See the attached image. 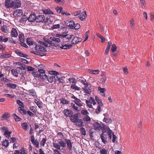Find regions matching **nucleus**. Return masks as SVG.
<instances>
[{
	"instance_id": "obj_58",
	"label": "nucleus",
	"mask_w": 154,
	"mask_h": 154,
	"mask_svg": "<svg viewBox=\"0 0 154 154\" xmlns=\"http://www.w3.org/2000/svg\"><path fill=\"white\" fill-rule=\"evenodd\" d=\"M61 14L63 15H65L68 16H69L70 15V14L67 13V11L65 10L62 11Z\"/></svg>"
},
{
	"instance_id": "obj_13",
	"label": "nucleus",
	"mask_w": 154,
	"mask_h": 154,
	"mask_svg": "<svg viewBox=\"0 0 154 154\" xmlns=\"http://www.w3.org/2000/svg\"><path fill=\"white\" fill-rule=\"evenodd\" d=\"M65 141L67 147L69 148V150H71L72 147V143L71 142V140L66 138L65 139Z\"/></svg>"
},
{
	"instance_id": "obj_40",
	"label": "nucleus",
	"mask_w": 154,
	"mask_h": 154,
	"mask_svg": "<svg viewBox=\"0 0 154 154\" xmlns=\"http://www.w3.org/2000/svg\"><path fill=\"white\" fill-rule=\"evenodd\" d=\"M103 122H105L106 123H111L112 122V120L110 119H108L107 118H106L105 117L103 119Z\"/></svg>"
},
{
	"instance_id": "obj_23",
	"label": "nucleus",
	"mask_w": 154,
	"mask_h": 154,
	"mask_svg": "<svg viewBox=\"0 0 154 154\" xmlns=\"http://www.w3.org/2000/svg\"><path fill=\"white\" fill-rule=\"evenodd\" d=\"M22 108L20 106L18 107L19 112L22 115H26L27 113L26 111L24 109H22Z\"/></svg>"
},
{
	"instance_id": "obj_53",
	"label": "nucleus",
	"mask_w": 154,
	"mask_h": 154,
	"mask_svg": "<svg viewBox=\"0 0 154 154\" xmlns=\"http://www.w3.org/2000/svg\"><path fill=\"white\" fill-rule=\"evenodd\" d=\"M57 135L59 136V137L62 139L63 138L64 136L63 133L61 132H58L57 133Z\"/></svg>"
},
{
	"instance_id": "obj_47",
	"label": "nucleus",
	"mask_w": 154,
	"mask_h": 154,
	"mask_svg": "<svg viewBox=\"0 0 154 154\" xmlns=\"http://www.w3.org/2000/svg\"><path fill=\"white\" fill-rule=\"evenodd\" d=\"M46 141V139L45 138H43L40 143L41 145L43 147H44L45 145Z\"/></svg>"
},
{
	"instance_id": "obj_6",
	"label": "nucleus",
	"mask_w": 154,
	"mask_h": 154,
	"mask_svg": "<svg viewBox=\"0 0 154 154\" xmlns=\"http://www.w3.org/2000/svg\"><path fill=\"white\" fill-rule=\"evenodd\" d=\"M38 72H39L38 75V77L41 79L45 80L46 79L47 75L45 74V71L43 69H39Z\"/></svg>"
},
{
	"instance_id": "obj_31",
	"label": "nucleus",
	"mask_w": 154,
	"mask_h": 154,
	"mask_svg": "<svg viewBox=\"0 0 154 154\" xmlns=\"http://www.w3.org/2000/svg\"><path fill=\"white\" fill-rule=\"evenodd\" d=\"M18 38L19 41L20 42L24 41V36L23 34H19Z\"/></svg>"
},
{
	"instance_id": "obj_64",
	"label": "nucleus",
	"mask_w": 154,
	"mask_h": 154,
	"mask_svg": "<svg viewBox=\"0 0 154 154\" xmlns=\"http://www.w3.org/2000/svg\"><path fill=\"white\" fill-rule=\"evenodd\" d=\"M60 27V25L59 24L54 25L52 28L53 29H56L59 28Z\"/></svg>"
},
{
	"instance_id": "obj_33",
	"label": "nucleus",
	"mask_w": 154,
	"mask_h": 154,
	"mask_svg": "<svg viewBox=\"0 0 154 154\" xmlns=\"http://www.w3.org/2000/svg\"><path fill=\"white\" fill-rule=\"evenodd\" d=\"M11 132H4V135L5 136L6 138L9 139L11 137Z\"/></svg>"
},
{
	"instance_id": "obj_60",
	"label": "nucleus",
	"mask_w": 154,
	"mask_h": 154,
	"mask_svg": "<svg viewBox=\"0 0 154 154\" xmlns=\"http://www.w3.org/2000/svg\"><path fill=\"white\" fill-rule=\"evenodd\" d=\"M31 53H33L35 54V55H39V54H40V53L36 51H32L30 52Z\"/></svg>"
},
{
	"instance_id": "obj_54",
	"label": "nucleus",
	"mask_w": 154,
	"mask_h": 154,
	"mask_svg": "<svg viewBox=\"0 0 154 154\" xmlns=\"http://www.w3.org/2000/svg\"><path fill=\"white\" fill-rule=\"evenodd\" d=\"M86 103L87 106L90 108H92V106L91 105V103H90L89 101L86 100Z\"/></svg>"
},
{
	"instance_id": "obj_36",
	"label": "nucleus",
	"mask_w": 154,
	"mask_h": 154,
	"mask_svg": "<svg viewBox=\"0 0 154 154\" xmlns=\"http://www.w3.org/2000/svg\"><path fill=\"white\" fill-rule=\"evenodd\" d=\"M107 150L104 148L100 149V154H107Z\"/></svg>"
},
{
	"instance_id": "obj_7",
	"label": "nucleus",
	"mask_w": 154,
	"mask_h": 154,
	"mask_svg": "<svg viewBox=\"0 0 154 154\" xmlns=\"http://www.w3.org/2000/svg\"><path fill=\"white\" fill-rule=\"evenodd\" d=\"M107 136L108 134L106 133V131H103V132L101 134L100 138L101 139L102 142L104 144H106L107 142Z\"/></svg>"
},
{
	"instance_id": "obj_51",
	"label": "nucleus",
	"mask_w": 154,
	"mask_h": 154,
	"mask_svg": "<svg viewBox=\"0 0 154 154\" xmlns=\"http://www.w3.org/2000/svg\"><path fill=\"white\" fill-rule=\"evenodd\" d=\"M83 120L85 121L88 122L90 121L91 118L89 116L87 115L83 118Z\"/></svg>"
},
{
	"instance_id": "obj_55",
	"label": "nucleus",
	"mask_w": 154,
	"mask_h": 154,
	"mask_svg": "<svg viewBox=\"0 0 154 154\" xmlns=\"http://www.w3.org/2000/svg\"><path fill=\"white\" fill-rule=\"evenodd\" d=\"M80 27V24L79 23L75 24V25L74 26L73 29H79Z\"/></svg>"
},
{
	"instance_id": "obj_3",
	"label": "nucleus",
	"mask_w": 154,
	"mask_h": 154,
	"mask_svg": "<svg viewBox=\"0 0 154 154\" xmlns=\"http://www.w3.org/2000/svg\"><path fill=\"white\" fill-rule=\"evenodd\" d=\"M45 17L43 15H39L36 16V21L37 22H44L46 25H49L51 23V20L50 19L46 18L45 20Z\"/></svg>"
},
{
	"instance_id": "obj_9",
	"label": "nucleus",
	"mask_w": 154,
	"mask_h": 154,
	"mask_svg": "<svg viewBox=\"0 0 154 154\" xmlns=\"http://www.w3.org/2000/svg\"><path fill=\"white\" fill-rule=\"evenodd\" d=\"M31 141L32 143L35 146V147L37 148L39 146V142L37 140H35V138L34 135H31L30 136Z\"/></svg>"
},
{
	"instance_id": "obj_38",
	"label": "nucleus",
	"mask_w": 154,
	"mask_h": 154,
	"mask_svg": "<svg viewBox=\"0 0 154 154\" xmlns=\"http://www.w3.org/2000/svg\"><path fill=\"white\" fill-rule=\"evenodd\" d=\"M20 65H21V66L17 68V69H24L26 68V66L24 63H20Z\"/></svg>"
},
{
	"instance_id": "obj_37",
	"label": "nucleus",
	"mask_w": 154,
	"mask_h": 154,
	"mask_svg": "<svg viewBox=\"0 0 154 154\" xmlns=\"http://www.w3.org/2000/svg\"><path fill=\"white\" fill-rule=\"evenodd\" d=\"M134 21L133 19H131L130 21V24L131 26V28L132 29L134 28L135 26V23L134 22Z\"/></svg>"
},
{
	"instance_id": "obj_18",
	"label": "nucleus",
	"mask_w": 154,
	"mask_h": 154,
	"mask_svg": "<svg viewBox=\"0 0 154 154\" xmlns=\"http://www.w3.org/2000/svg\"><path fill=\"white\" fill-rule=\"evenodd\" d=\"M11 55L9 54L2 53L0 54V59L8 58L11 57Z\"/></svg>"
},
{
	"instance_id": "obj_1",
	"label": "nucleus",
	"mask_w": 154,
	"mask_h": 154,
	"mask_svg": "<svg viewBox=\"0 0 154 154\" xmlns=\"http://www.w3.org/2000/svg\"><path fill=\"white\" fill-rule=\"evenodd\" d=\"M56 36L57 37H59L61 39H63V42L60 43L58 45V47L61 49H67L70 48L72 47V45L69 44L68 42V41H64L65 39L66 40L67 39L69 40L72 37V35H70L67 34H57Z\"/></svg>"
},
{
	"instance_id": "obj_62",
	"label": "nucleus",
	"mask_w": 154,
	"mask_h": 154,
	"mask_svg": "<svg viewBox=\"0 0 154 154\" xmlns=\"http://www.w3.org/2000/svg\"><path fill=\"white\" fill-rule=\"evenodd\" d=\"M101 106L98 105L96 109V112L97 114L99 113L100 112Z\"/></svg>"
},
{
	"instance_id": "obj_56",
	"label": "nucleus",
	"mask_w": 154,
	"mask_h": 154,
	"mask_svg": "<svg viewBox=\"0 0 154 154\" xmlns=\"http://www.w3.org/2000/svg\"><path fill=\"white\" fill-rule=\"evenodd\" d=\"M124 74H127L128 73V69L127 67H124L122 68Z\"/></svg>"
},
{
	"instance_id": "obj_52",
	"label": "nucleus",
	"mask_w": 154,
	"mask_h": 154,
	"mask_svg": "<svg viewBox=\"0 0 154 154\" xmlns=\"http://www.w3.org/2000/svg\"><path fill=\"white\" fill-rule=\"evenodd\" d=\"M11 72L13 73V74L14 76L16 77H17L18 76V73L17 70H15L14 69L11 70Z\"/></svg>"
},
{
	"instance_id": "obj_12",
	"label": "nucleus",
	"mask_w": 154,
	"mask_h": 154,
	"mask_svg": "<svg viewBox=\"0 0 154 154\" xmlns=\"http://www.w3.org/2000/svg\"><path fill=\"white\" fill-rule=\"evenodd\" d=\"M18 35L17 30L15 28H12L11 31V37H17Z\"/></svg>"
},
{
	"instance_id": "obj_20",
	"label": "nucleus",
	"mask_w": 154,
	"mask_h": 154,
	"mask_svg": "<svg viewBox=\"0 0 154 154\" xmlns=\"http://www.w3.org/2000/svg\"><path fill=\"white\" fill-rule=\"evenodd\" d=\"M42 11L43 13L45 14H54L53 12L51 11L49 8L43 9H42Z\"/></svg>"
},
{
	"instance_id": "obj_19",
	"label": "nucleus",
	"mask_w": 154,
	"mask_h": 154,
	"mask_svg": "<svg viewBox=\"0 0 154 154\" xmlns=\"http://www.w3.org/2000/svg\"><path fill=\"white\" fill-rule=\"evenodd\" d=\"M14 3V8H19L21 6L20 2L19 0H16L13 1Z\"/></svg>"
},
{
	"instance_id": "obj_48",
	"label": "nucleus",
	"mask_w": 154,
	"mask_h": 154,
	"mask_svg": "<svg viewBox=\"0 0 154 154\" xmlns=\"http://www.w3.org/2000/svg\"><path fill=\"white\" fill-rule=\"evenodd\" d=\"M15 116V119L16 122H18L20 121L21 119L19 116H17L15 113L13 114Z\"/></svg>"
},
{
	"instance_id": "obj_24",
	"label": "nucleus",
	"mask_w": 154,
	"mask_h": 154,
	"mask_svg": "<svg viewBox=\"0 0 154 154\" xmlns=\"http://www.w3.org/2000/svg\"><path fill=\"white\" fill-rule=\"evenodd\" d=\"M75 123H76V125L77 126L80 127L83 126V122L81 119H79Z\"/></svg>"
},
{
	"instance_id": "obj_42",
	"label": "nucleus",
	"mask_w": 154,
	"mask_h": 154,
	"mask_svg": "<svg viewBox=\"0 0 154 154\" xmlns=\"http://www.w3.org/2000/svg\"><path fill=\"white\" fill-rule=\"evenodd\" d=\"M116 49H117V48H116V45L114 44H113L112 45V48H111V50H112V53H114L116 51Z\"/></svg>"
},
{
	"instance_id": "obj_10",
	"label": "nucleus",
	"mask_w": 154,
	"mask_h": 154,
	"mask_svg": "<svg viewBox=\"0 0 154 154\" xmlns=\"http://www.w3.org/2000/svg\"><path fill=\"white\" fill-rule=\"evenodd\" d=\"M69 117L71 121L73 123H75L79 119L78 118V115L77 113H76L73 115H72Z\"/></svg>"
},
{
	"instance_id": "obj_14",
	"label": "nucleus",
	"mask_w": 154,
	"mask_h": 154,
	"mask_svg": "<svg viewBox=\"0 0 154 154\" xmlns=\"http://www.w3.org/2000/svg\"><path fill=\"white\" fill-rule=\"evenodd\" d=\"M64 115L67 117H70L73 114V112L69 109H65L64 110Z\"/></svg>"
},
{
	"instance_id": "obj_27",
	"label": "nucleus",
	"mask_w": 154,
	"mask_h": 154,
	"mask_svg": "<svg viewBox=\"0 0 154 154\" xmlns=\"http://www.w3.org/2000/svg\"><path fill=\"white\" fill-rule=\"evenodd\" d=\"M9 118V113L6 112L2 115L1 118L2 120H5L8 119Z\"/></svg>"
},
{
	"instance_id": "obj_39",
	"label": "nucleus",
	"mask_w": 154,
	"mask_h": 154,
	"mask_svg": "<svg viewBox=\"0 0 154 154\" xmlns=\"http://www.w3.org/2000/svg\"><path fill=\"white\" fill-rule=\"evenodd\" d=\"M2 145L3 146L7 147L9 145V142L8 140L5 139V140H4L2 142Z\"/></svg>"
},
{
	"instance_id": "obj_44",
	"label": "nucleus",
	"mask_w": 154,
	"mask_h": 154,
	"mask_svg": "<svg viewBox=\"0 0 154 154\" xmlns=\"http://www.w3.org/2000/svg\"><path fill=\"white\" fill-rule=\"evenodd\" d=\"M86 131L85 129L83 128H82L80 129V133L82 135H83L84 136L86 135Z\"/></svg>"
},
{
	"instance_id": "obj_34",
	"label": "nucleus",
	"mask_w": 154,
	"mask_h": 154,
	"mask_svg": "<svg viewBox=\"0 0 154 154\" xmlns=\"http://www.w3.org/2000/svg\"><path fill=\"white\" fill-rule=\"evenodd\" d=\"M70 106L75 110L78 112L80 111V110L78 109V107L77 106H75V105L74 103H71Z\"/></svg>"
},
{
	"instance_id": "obj_57",
	"label": "nucleus",
	"mask_w": 154,
	"mask_h": 154,
	"mask_svg": "<svg viewBox=\"0 0 154 154\" xmlns=\"http://www.w3.org/2000/svg\"><path fill=\"white\" fill-rule=\"evenodd\" d=\"M26 17L25 15H23L21 17L20 21L21 22H24L26 21L27 19H26Z\"/></svg>"
},
{
	"instance_id": "obj_5",
	"label": "nucleus",
	"mask_w": 154,
	"mask_h": 154,
	"mask_svg": "<svg viewBox=\"0 0 154 154\" xmlns=\"http://www.w3.org/2000/svg\"><path fill=\"white\" fill-rule=\"evenodd\" d=\"M59 143V144L54 142L53 143V146L57 149H60L61 146L64 148L66 146V142H65L61 140H60Z\"/></svg>"
},
{
	"instance_id": "obj_50",
	"label": "nucleus",
	"mask_w": 154,
	"mask_h": 154,
	"mask_svg": "<svg viewBox=\"0 0 154 154\" xmlns=\"http://www.w3.org/2000/svg\"><path fill=\"white\" fill-rule=\"evenodd\" d=\"M81 82L84 85L86 86H88L89 85L88 83L86 82L85 79L84 80H81Z\"/></svg>"
},
{
	"instance_id": "obj_26",
	"label": "nucleus",
	"mask_w": 154,
	"mask_h": 154,
	"mask_svg": "<svg viewBox=\"0 0 154 154\" xmlns=\"http://www.w3.org/2000/svg\"><path fill=\"white\" fill-rule=\"evenodd\" d=\"M7 86L12 88H16L17 85L16 84H14L12 83H8L6 84Z\"/></svg>"
},
{
	"instance_id": "obj_15",
	"label": "nucleus",
	"mask_w": 154,
	"mask_h": 154,
	"mask_svg": "<svg viewBox=\"0 0 154 154\" xmlns=\"http://www.w3.org/2000/svg\"><path fill=\"white\" fill-rule=\"evenodd\" d=\"M15 53L19 56L25 57L26 59H28L27 58L28 57V55L23 54L20 51H19L18 50H16L15 51Z\"/></svg>"
},
{
	"instance_id": "obj_46",
	"label": "nucleus",
	"mask_w": 154,
	"mask_h": 154,
	"mask_svg": "<svg viewBox=\"0 0 154 154\" xmlns=\"http://www.w3.org/2000/svg\"><path fill=\"white\" fill-rule=\"evenodd\" d=\"M61 102L63 104H68L69 103L68 101L63 98L61 99Z\"/></svg>"
},
{
	"instance_id": "obj_21",
	"label": "nucleus",
	"mask_w": 154,
	"mask_h": 154,
	"mask_svg": "<svg viewBox=\"0 0 154 154\" xmlns=\"http://www.w3.org/2000/svg\"><path fill=\"white\" fill-rule=\"evenodd\" d=\"M87 16L86 13L85 11L82 12L79 17V18L81 20H84Z\"/></svg>"
},
{
	"instance_id": "obj_30",
	"label": "nucleus",
	"mask_w": 154,
	"mask_h": 154,
	"mask_svg": "<svg viewBox=\"0 0 154 154\" xmlns=\"http://www.w3.org/2000/svg\"><path fill=\"white\" fill-rule=\"evenodd\" d=\"M26 43L27 44L29 45H32L34 43V42L32 41L31 39L30 38H27L26 39Z\"/></svg>"
},
{
	"instance_id": "obj_63",
	"label": "nucleus",
	"mask_w": 154,
	"mask_h": 154,
	"mask_svg": "<svg viewBox=\"0 0 154 154\" xmlns=\"http://www.w3.org/2000/svg\"><path fill=\"white\" fill-rule=\"evenodd\" d=\"M98 90L101 93H104L105 92V88H102L100 87H98Z\"/></svg>"
},
{
	"instance_id": "obj_22",
	"label": "nucleus",
	"mask_w": 154,
	"mask_h": 154,
	"mask_svg": "<svg viewBox=\"0 0 154 154\" xmlns=\"http://www.w3.org/2000/svg\"><path fill=\"white\" fill-rule=\"evenodd\" d=\"M75 25L74 22L73 21H70L68 22L67 23V26H68L70 28L73 29Z\"/></svg>"
},
{
	"instance_id": "obj_4",
	"label": "nucleus",
	"mask_w": 154,
	"mask_h": 154,
	"mask_svg": "<svg viewBox=\"0 0 154 154\" xmlns=\"http://www.w3.org/2000/svg\"><path fill=\"white\" fill-rule=\"evenodd\" d=\"M106 126L103 124H100L98 122H95L94 124V129L97 131H100V130L106 131Z\"/></svg>"
},
{
	"instance_id": "obj_61",
	"label": "nucleus",
	"mask_w": 154,
	"mask_h": 154,
	"mask_svg": "<svg viewBox=\"0 0 154 154\" xmlns=\"http://www.w3.org/2000/svg\"><path fill=\"white\" fill-rule=\"evenodd\" d=\"M57 79H57V80H56V81H59V82L60 83H64V80L61 79V78H59L58 76V75H57Z\"/></svg>"
},
{
	"instance_id": "obj_28",
	"label": "nucleus",
	"mask_w": 154,
	"mask_h": 154,
	"mask_svg": "<svg viewBox=\"0 0 154 154\" xmlns=\"http://www.w3.org/2000/svg\"><path fill=\"white\" fill-rule=\"evenodd\" d=\"M83 89L85 91V92L88 94H91V90L88 88V86H85Z\"/></svg>"
},
{
	"instance_id": "obj_45",
	"label": "nucleus",
	"mask_w": 154,
	"mask_h": 154,
	"mask_svg": "<svg viewBox=\"0 0 154 154\" xmlns=\"http://www.w3.org/2000/svg\"><path fill=\"white\" fill-rule=\"evenodd\" d=\"M56 10L57 13H61L63 10V8L61 7H57L56 8Z\"/></svg>"
},
{
	"instance_id": "obj_8",
	"label": "nucleus",
	"mask_w": 154,
	"mask_h": 154,
	"mask_svg": "<svg viewBox=\"0 0 154 154\" xmlns=\"http://www.w3.org/2000/svg\"><path fill=\"white\" fill-rule=\"evenodd\" d=\"M5 4L7 8H14L13 1L11 0H6L5 2Z\"/></svg>"
},
{
	"instance_id": "obj_41",
	"label": "nucleus",
	"mask_w": 154,
	"mask_h": 154,
	"mask_svg": "<svg viewBox=\"0 0 154 154\" xmlns=\"http://www.w3.org/2000/svg\"><path fill=\"white\" fill-rule=\"evenodd\" d=\"M17 103L19 106H21V107H22V108H24V106L23 105V103L20 100H17Z\"/></svg>"
},
{
	"instance_id": "obj_29",
	"label": "nucleus",
	"mask_w": 154,
	"mask_h": 154,
	"mask_svg": "<svg viewBox=\"0 0 154 154\" xmlns=\"http://www.w3.org/2000/svg\"><path fill=\"white\" fill-rule=\"evenodd\" d=\"M21 126L23 129L26 131L27 129L28 125L26 122H24L22 123L21 125Z\"/></svg>"
},
{
	"instance_id": "obj_43",
	"label": "nucleus",
	"mask_w": 154,
	"mask_h": 154,
	"mask_svg": "<svg viewBox=\"0 0 154 154\" xmlns=\"http://www.w3.org/2000/svg\"><path fill=\"white\" fill-rule=\"evenodd\" d=\"M71 88L73 89H74L75 90H80V88L78 87L75 85H72L71 86Z\"/></svg>"
},
{
	"instance_id": "obj_25",
	"label": "nucleus",
	"mask_w": 154,
	"mask_h": 154,
	"mask_svg": "<svg viewBox=\"0 0 154 154\" xmlns=\"http://www.w3.org/2000/svg\"><path fill=\"white\" fill-rule=\"evenodd\" d=\"M74 102L75 104L79 107L82 106H83V103L79 99H78L76 101H74Z\"/></svg>"
},
{
	"instance_id": "obj_2",
	"label": "nucleus",
	"mask_w": 154,
	"mask_h": 154,
	"mask_svg": "<svg viewBox=\"0 0 154 154\" xmlns=\"http://www.w3.org/2000/svg\"><path fill=\"white\" fill-rule=\"evenodd\" d=\"M57 75H59L58 72L56 71H53L52 73H50L47 76L46 79L50 83H51L53 81L55 82L57 79Z\"/></svg>"
},
{
	"instance_id": "obj_11",
	"label": "nucleus",
	"mask_w": 154,
	"mask_h": 154,
	"mask_svg": "<svg viewBox=\"0 0 154 154\" xmlns=\"http://www.w3.org/2000/svg\"><path fill=\"white\" fill-rule=\"evenodd\" d=\"M23 14V11L22 10H17L15 11L13 13V15L15 17H20Z\"/></svg>"
},
{
	"instance_id": "obj_35",
	"label": "nucleus",
	"mask_w": 154,
	"mask_h": 154,
	"mask_svg": "<svg viewBox=\"0 0 154 154\" xmlns=\"http://www.w3.org/2000/svg\"><path fill=\"white\" fill-rule=\"evenodd\" d=\"M28 93L30 95H31L33 97L35 96L36 95L35 92L33 90H29L28 91Z\"/></svg>"
},
{
	"instance_id": "obj_59",
	"label": "nucleus",
	"mask_w": 154,
	"mask_h": 154,
	"mask_svg": "<svg viewBox=\"0 0 154 154\" xmlns=\"http://www.w3.org/2000/svg\"><path fill=\"white\" fill-rule=\"evenodd\" d=\"M20 151V154H26V151L23 148H22Z\"/></svg>"
},
{
	"instance_id": "obj_16",
	"label": "nucleus",
	"mask_w": 154,
	"mask_h": 154,
	"mask_svg": "<svg viewBox=\"0 0 154 154\" xmlns=\"http://www.w3.org/2000/svg\"><path fill=\"white\" fill-rule=\"evenodd\" d=\"M27 19L30 22L34 21L36 20V15L35 14H31Z\"/></svg>"
},
{
	"instance_id": "obj_32",
	"label": "nucleus",
	"mask_w": 154,
	"mask_h": 154,
	"mask_svg": "<svg viewBox=\"0 0 154 154\" xmlns=\"http://www.w3.org/2000/svg\"><path fill=\"white\" fill-rule=\"evenodd\" d=\"M78 42H79L78 37L76 36L75 37L72 41V44H75Z\"/></svg>"
},
{
	"instance_id": "obj_17",
	"label": "nucleus",
	"mask_w": 154,
	"mask_h": 154,
	"mask_svg": "<svg viewBox=\"0 0 154 154\" xmlns=\"http://www.w3.org/2000/svg\"><path fill=\"white\" fill-rule=\"evenodd\" d=\"M0 29L2 32L5 33H7L9 32L7 26L5 25H3L2 26Z\"/></svg>"
},
{
	"instance_id": "obj_49",
	"label": "nucleus",
	"mask_w": 154,
	"mask_h": 154,
	"mask_svg": "<svg viewBox=\"0 0 154 154\" xmlns=\"http://www.w3.org/2000/svg\"><path fill=\"white\" fill-rule=\"evenodd\" d=\"M35 103H36L39 108H42V104L40 102L37 101L36 100H35Z\"/></svg>"
}]
</instances>
